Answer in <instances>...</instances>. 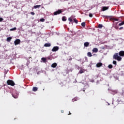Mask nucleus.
<instances>
[{
    "instance_id": "1",
    "label": "nucleus",
    "mask_w": 124,
    "mask_h": 124,
    "mask_svg": "<svg viewBox=\"0 0 124 124\" xmlns=\"http://www.w3.org/2000/svg\"><path fill=\"white\" fill-rule=\"evenodd\" d=\"M113 58L114 60H117L118 62H121V61H122V57H121V56H119V53H116L114 54Z\"/></svg>"
},
{
    "instance_id": "2",
    "label": "nucleus",
    "mask_w": 124,
    "mask_h": 124,
    "mask_svg": "<svg viewBox=\"0 0 124 124\" xmlns=\"http://www.w3.org/2000/svg\"><path fill=\"white\" fill-rule=\"evenodd\" d=\"M7 85L9 86H12V87H14L15 86V83L13 80L9 79L7 81Z\"/></svg>"
},
{
    "instance_id": "3",
    "label": "nucleus",
    "mask_w": 124,
    "mask_h": 124,
    "mask_svg": "<svg viewBox=\"0 0 124 124\" xmlns=\"http://www.w3.org/2000/svg\"><path fill=\"white\" fill-rule=\"evenodd\" d=\"M62 10H58L57 11L54 12L53 14L54 16L59 15L61 14V13H62Z\"/></svg>"
},
{
    "instance_id": "4",
    "label": "nucleus",
    "mask_w": 124,
    "mask_h": 124,
    "mask_svg": "<svg viewBox=\"0 0 124 124\" xmlns=\"http://www.w3.org/2000/svg\"><path fill=\"white\" fill-rule=\"evenodd\" d=\"M12 95L13 97L15 98H18V97L19 96V94L17 93H15L12 94Z\"/></svg>"
},
{
    "instance_id": "5",
    "label": "nucleus",
    "mask_w": 124,
    "mask_h": 124,
    "mask_svg": "<svg viewBox=\"0 0 124 124\" xmlns=\"http://www.w3.org/2000/svg\"><path fill=\"white\" fill-rule=\"evenodd\" d=\"M20 42H21V40H20V39H16L14 42L15 45L16 46V45H18V44H20Z\"/></svg>"
},
{
    "instance_id": "6",
    "label": "nucleus",
    "mask_w": 124,
    "mask_h": 124,
    "mask_svg": "<svg viewBox=\"0 0 124 124\" xmlns=\"http://www.w3.org/2000/svg\"><path fill=\"white\" fill-rule=\"evenodd\" d=\"M59 50V46H54L52 49V52H57Z\"/></svg>"
},
{
    "instance_id": "7",
    "label": "nucleus",
    "mask_w": 124,
    "mask_h": 124,
    "mask_svg": "<svg viewBox=\"0 0 124 124\" xmlns=\"http://www.w3.org/2000/svg\"><path fill=\"white\" fill-rule=\"evenodd\" d=\"M119 55L120 57H124V51L121 50L119 52Z\"/></svg>"
},
{
    "instance_id": "8",
    "label": "nucleus",
    "mask_w": 124,
    "mask_h": 124,
    "mask_svg": "<svg viewBox=\"0 0 124 124\" xmlns=\"http://www.w3.org/2000/svg\"><path fill=\"white\" fill-rule=\"evenodd\" d=\"M96 67H100L102 66V62H98L96 65Z\"/></svg>"
},
{
    "instance_id": "9",
    "label": "nucleus",
    "mask_w": 124,
    "mask_h": 124,
    "mask_svg": "<svg viewBox=\"0 0 124 124\" xmlns=\"http://www.w3.org/2000/svg\"><path fill=\"white\" fill-rule=\"evenodd\" d=\"M93 53H97L98 52V49H97V48H93Z\"/></svg>"
},
{
    "instance_id": "10",
    "label": "nucleus",
    "mask_w": 124,
    "mask_h": 124,
    "mask_svg": "<svg viewBox=\"0 0 124 124\" xmlns=\"http://www.w3.org/2000/svg\"><path fill=\"white\" fill-rule=\"evenodd\" d=\"M57 64L56 62L53 63L51 65V67H53V68H55L57 67Z\"/></svg>"
},
{
    "instance_id": "11",
    "label": "nucleus",
    "mask_w": 124,
    "mask_h": 124,
    "mask_svg": "<svg viewBox=\"0 0 124 124\" xmlns=\"http://www.w3.org/2000/svg\"><path fill=\"white\" fill-rule=\"evenodd\" d=\"M84 47H89V45H90V43L86 42L84 44Z\"/></svg>"
},
{
    "instance_id": "12",
    "label": "nucleus",
    "mask_w": 124,
    "mask_h": 124,
    "mask_svg": "<svg viewBox=\"0 0 124 124\" xmlns=\"http://www.w3.org/2000/svg\"><path fill=\"white\" fill-rule=\"evenodd\" d=\"M45 47H51V44L50 43H46L44 45Z\"/></svg>"
},
{
    "instance_id": "13",
    "label": "nucleus",
    "mask_w": 124,
    "mask_h": 124,
    "mask_svg": "<svg viewBox=\"0 0 124 124\" xmlns=\"http://www.w3.org/2000/svg\"><path fill=\"white\" fill-rule=\"evenodd\" d=\"M108 8L109 7H103L102 8V11H105L106 10H107Z\"/></svg>"
},
{
    "instance_id": "14",
    "label": "nucleus",
    "mask_w": 124,
    "mask_h": 124,
    "mask_svg": "<svg viewBox=\"0 0 124 124\" xmlns=\"http://www.w3.org/2000/svg\"><path fill=\"white\" fill-rule=\"evenodd\" d=\"M11 39H12V37H8L7 38V41L8 42H10V41H11Z\"/></svg>"
},
{
    "instance_id": "15",
    "label": "nucleus",
    "mask_w": 124,
    "mask_h": 124,
    "mask_svg": "<svg viewBox=\"0 0 124 124\" xmlns=\"http://www.w3.org/2000/svg\"><path fill=\"white\" fill-rule=\"evenodd\" d=\"M37 90H38V88H37V87H33L32 91L33 92H37Z\"/></svg>"
},
{
    "instance_id": "16",
    "label": "nucleus",
    "mask_w": 124,
    "mask_h": 124,
    "mask_svg": "<svg viewBox=\"0 0 124 124\" xmlns=\"http://www.w3.org/2000/svg\"><path fill=\"white\" fill-rule=\"evenodd\" d=\"M34 8H35V9H36V8H39V7H41V5H37L35 6H34Z\"/></svg>"
},
{
    "instance_id": "17",
    "label": "nucleus",
    "mask_w": 124,
    "mask_h": 124,
    "mask_svg": "<svg viewBox=\"0 0 124 124\" xmlns=\"http://www.w3.org/2000/svg\"><path fill=\"white\" fill-rule=\"evenodd\" d=\"M41 60H42L43 62H46V58H42Z\"/></svg>"
},
{
    "instance_id": "18",
    "label": "nucleus",
    "mask_w": 124,
    "mask_h": 124,
    "mask_svg": "<svg viewBox=\"0 0 124 124\" xmlns=\"http://www.w3.org/2000/svg\"><path fill=\"white\" fill-rule=\"evenodd\" d=\"M87 56H88V57H93V55H92V53H91L90 52H88Z\"/></svg>"
},
{
    "instance_id": "19",
    "label": "nucleus",
    "mask_w": 124,
    "mask_h": 124,
    "mask_svg": "<svg viewBox=\"0 0 124 124\" xmlns=\"http://www.w3.org/2000/svg\"><path fill=\"white\" fill-rule=\"evenodd\" d=\"M62 21H63V22H65V21H66V17L65 16L62 17Z\"/></svg>"
},
{
    "instance_id": "20",
    "label": "nucleus",
    "mask_w": 124,
    "mask_h": 124,
    "mask_svg": "<svg viewBox=\"0 0 124 124\" xmlns=\"http://www.w3.org/2000/svg\"><path fill=\"white\" fill-rule=\"evenodd\" d=\"M103 27V25H102V24H99L98 26V28L99 29H102Z\"/></svg>"
},
{
    "instance_id": "21",
    "label": "nucleus",
    "mask_w": 124,
    "mask_h": 124,
    "mask_svg": "<svg viewBox=\"0 0 124 124\" xmlns=\"http://www.w3.org/2000/svg\"><path fill=\"white\" fill-rule=\"evenodd\" d=\"M16 30H17V28H16V27H14V28L11 29L10 31H16Z\"/></svg>"
},
{
    "instance_id": "22",
    "label": "nucleus",
    "mask_w": 124,
    "mask_h": 124,
    "mask_svg": "<svg viewBox=\"0 0 124 124\" xmlns=\"http://www.w3.org/2000/svg\"><path fill=\"white\" fill-rule=\"evenodd\" d=\"M124 25V21H122L121 23L119 24V26L121 27V26H123Z\"/></svg>"
},
{
    "instance_id": "23",
    "label": "nucleus",
    "mask_w": 124,
    "mask_h": 124,
    "mask_svg": "<svg viewBox=\"0 0 124 124\" xmlns=\"http://www.w3.org/2000/svg\"><path fill=\"white\" fill-rule=\"evenodd\" d=\"M82 27H86V22H82L81 23Z\"/></svg>"
},
{
    "instance_id": "24",
    "label": "nucleus",
    "mask_w": 124,
    "mask_h": 124,
    "mask_svg": "<svg viewBox=\"0 0 124 124\" xmlns=\"http://www.w3.org/2000/svg\"><path fill=\"white\" fill-rule=\"evenodd\" d=\"M108 68L111 69V68H113V65H112V64H109V65H108Z\"/></svg>"
},
{
    "instance_id": "25",
    "label": "nucleus",
    "mask_w": 124,
    "mask_h": 124,
    "mask_svg": "<svg viewBox=\"0 0 124 124\" xmlns=\"http://www.w3.org/2000/svg\"><path fill=\"white\" fill-rule=\"evenodd\" d=\"M74 21L75 23H76V24H78V20L77 19H76V18H74Z\"/></svg>"
},
{
    "instance_id": "26",
    "label": "nucleus",
    "mask_w": 124,
    "mask_h": 124,
    "mask_svg": "<svg viewBox=\"0 0 124 124\" xmlns=\"http://www.w3.org/2000/svg\"><path fill=\"white\" fill-rule=\"evenodd\" d=\"M68 21H69V22H73V20L72 19V18L70 17L68 18Z\"/></svg>"
},
{
    "instance_id": "27",
    "label": "nucleus",
    "mask_w": 124,
    "mask_h": 124,
    "mask_svg": "<svg viewBox=\"0 0 124 124\" xmlns=\"http://www.w3.org/2000/svg\"><path fill=\"white\" fill-rule=\"evenodd\" d=\"M112 63L113 64H115V65H117V61H113V62H112Z\"/></svg>"
},
{
    "instance_id": "28",
    "label": "nucleus",
    "mask_w": 124,
    "mask_h": 124,
    "mask_svg": "<svg viewBox=\"0 0 124 124\" xmlns=\"http://www.w3.org/2000/svg\"><path fill=\"white\" fill-rule=\"evenodd\" d=\"M40 21L41 22H44V21H45V19L44 18H41L40 19Z\"/></svg>"
},
{
    "instance_id": "29",
    "label": "nucleus",
    "mask_w": 124,
    "mask_h": 124,
    "mask_svg": "<svg viewBox=\"0 0 124 124\" xmlns=\"http://www.w3.org/2000/svg\"><path fill=\"white\" fill-rule=\"evenodd\" d=\"M84 71H83V70H79V73H80V74H82V73H83Z\"/></svg>"
},
{
    "instance_id": "30",
    "label": "nucleus",
    "mask_w": 124,
    "mask_h": 124,
    "mask_svg": "<svg viewBox=\"0 0 124 124\" xmlns=\"http://www.w3.org/2000/svg\"><path fill=\"white\" fill-rule=\"evenodd\" d=\"M113 20H114V21H119V19L115 18H113Z\"/></svg>"
},
{
    "instance_id": "31",
    "label": "nucleus",
    "mask_w": 124,
    "mask_h": 124,
    "mask_svg": "<svg viewBox=\"0 0 124 124\" xmlns=\"http://www.w3.org/2000/svg\"><path fill=\"white\" fill-rule=\"evenodd\" d=\"M114 28L116 30H118L119 29V27L117 25L114 26Z\"/></svg>"
},
{
    "instance_id": "32",
    "label": "nucleus",
    "mask_w": 124,
    "mask_h": 124,
    "mask_svg": "<svg viewBox=\"0 0 124 124\" xmlns=\"http://www.w3.org/2000/svg\"><path fill=\"white\" fill-rule=\"evenodd\" d=\"M31 15H34V14H35L34 12H31Z\"/></svg>"
},
{
    "instance_id": "33",
    "label": "nucleus",
    "mask_w": 124,
    "mask_h": 124,
    "mask_svg": "<svg viewBox=\"0 0 124 124\" xmlns=\"http://www.w3.org/2000/svg\"><path fill=\"white\" fill-rule=\"evenodd\" d=\"M89 17H90L91 18H92V17H93V14H89Z\"/></svg>"
},
{
    "instance_id": "34",
    "label": "nucleus",
    "mask_w": 124,
    "mask_h": 124,
    "mask_svg": "<svg viewBox=\"0 0 124 124\" xmlns=\"http://www.w3.org/2000/svg\"><path fill=\"white\" fill-rule=\"evenodd\" d=\"M2 21H3V18L0 17V22H2Z\"/></svg>"
},
{
    "instance_id": "35",
    "label": "nucleus",
    "mask_w": 124,
    "mask_h": 124,
    "mask_svg": "<svg viewBox=\"0 0 124 124\" xmlns=\"http://www.w3.org/2000/svg\"><path fill=\"white\" fill-rule=\"evenodd\" d=\"M121 95H122V96H124V92H123L121 93Z\"/></svg>"
},
{
    "instance_id": "36",
    "label": "nucleus",
    "mask_w": 124,
    "mask_h": 124,
    "mask_svg": "<svg viewBox=\"0 0 124 124\" xmlns=\"http://www.w3.org/2000/svg\"><path fill=\"white\" fill-rule=\"evenodd\" d=\"M103 18H107L108 16H102Z\"/></svg>"
},
{
    "instance_id": "37",
    "label": "nucleus",
    "mask_w": 124,
    "mask_h": 124,
    "mask_svg": "<svg viewBox=\"0 0 124 124\" xmlns=\"http://www.w3.org/2000/svg\"><path fill=\"white\" fill-rule=\"evenodd\" d=\"M123 29H124V27H120L119 28V30H123Z\"/></svg>"
},
{
    "instance_id": "38",
    "label": "nucleus",
    "mask_w": 124,
    "mask_h": 124,
    "mask_svg": "<svg viewBox=\"0 0 124 124\" xmlns=\"http://www.w3.org/2000/svg\"><path fill=\"white\" fill-rule=\"evenodd\" d=\"M68 115H71V113H70V111H69V114Z\"/></svg>"
},
{
    "instance_id": "39",
    "label": "nucleus",
    "mask_w": 124,
    "mask_h": 124,
    "mask_svg": "<svg viewBox=\"0 0 124 124\" xmlns=\"http://www.w3.org/2000/svg\"><path fill=\"white\" fill-rule=\"evenodd\" d=\"M61 113H63V110H61Z\"/></svg>"
}]
</instances>
